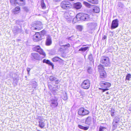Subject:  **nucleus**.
Returning <instances> with one entry per match:
<instances>
[{"label":"nucleus","instance_id":"10","mask_svg":"<svg viewBox=\"0 0 131 131\" xmlns=\"http://www.w3.org/2000/svg\"><path fill=\"white\" fill-rule=\"evenodd\" d=\"M58 99L56 98V99H52L50 100V106L52 107H56L58 105Z\"/></svg>","mask_w":131,"mask_h":131},{"label":"nucleus","instance_id":"22","mask_svg":"<svg viewBox=\"0 0 131 131\" xmlns=\"http://www.w3.org/2000/svg\"><path fill=\"white\" fill-rule=\"evenodd\" d=\"M38 126L41 128H43L45 125V124L43 122H41L40 121L39 122Z\"/></svg>","mask_w":131,"mask_h":131},{"label":"nucleus","instance_id":"18","mask_svg":"<svg viewBox=\"0 0 131 131\" xmlns=\"http://www.w3.org/2000/svg\"><path fill=\"white\" fill-rule=\"evenodd\" d=\"M92 121V117L90 116H89L87 117L85 120V123L87 124L90 125Z\"/></svg>","mask_w":131,"mask_h":131},{"label":"nucleus","instance_id":"7","mask_svg":"<svg viewBox=\"0 0 131 131\" xmlns=\"http://www.w3.org/2000/svg\"><path fill=\"white\" fill-rule=\"evenodd\" d=\"M89 111L83 107H80L78 110V114L80 116H83L87 115L89 114Z\"/></svg>","mask_w":131,"mask_h":131},{"label":"nucleus","instance_id":"3","mask_svg":"<svg viewBox=\"0 0 131 131\" xmlns=\"http://www.w3.org/2000/svg\"><path fill=\"white\" fill-rule=\"evenodd\" d=\"M97 70L99 73V78L102 79H105L107 77L106 72L105 70V68L102 64L99 65Z\"/></svg>","mask_w":131,"mask_h":131},{"label":"nucleus","instance_id":"38","mask_svg":"<svg viewBox=\"0 0 131 131\" xmlns=\"http://www.w3.org/2000/svg\"><path fill=\"white\" fill-rule=\"evenodd\" d=\"M31 70V69L30 68H27V70L28 71V74H29V73L30 71Z\"/></svg>","mask_w":131,"mask_h":131},{"label":"nucleus","instance_id":"1","mask_svg":"<svg viewBox=\"0 0 131 131\" xmlns=\"http://www.w3.org/2000/svg\"><path fill=\"white\" fill-rule=\"evenodd\" d=\"M47 34L46 31L43 29L39 32H36L33 36V39L35 41L38 42L43 38Z\"/></svg>","mask_w":131,"mask_h":131},{"label":"nucleus","instance_id":"20","mask_svg":"<svg viewBox=\"0 0 131 131\" xmlns=\"http://www.w3.org/2000/svg\"><path fill=\"white\" fill-rule=\"evenodd\" d=\"M78 127L80 129L83 130H88L89 128V126H84L81 125H78Z\"/></svg>","mask_w":131,"mask_h":131},{"label":"nucleus","instance_id":"34","mask_svg":"<svg viewBox=\"0 0 131 131\" xmlns=\"http://www.w3.org/2000/svg\"><path fill=\"white\" fill-rule=\"evenodd\" d=\"M62 99L64 100H66L67 99V95L66 94H63L62 96Z\"/></svg>","mask_w":131,"mask_h":131},{"label":"nucleus","instance_id":"37","mask_svg":"<svg viewBox=\"0 0 131 131\" xmlns=\"http://www.w3.org/2000/svg\"><path fill=\"white\" fill-rule=\"evenodd\" d=\"M92 70V68L91 67H89L87 71L88 72H89L91 71Z\"/></svg>","mask_w":131,"mask_h":131},{"label":"nucleus","instance_id":"21","mask_svg":"<svg viewBox=\"0 0 131 131\" xmlns=\"http://www.w3.org/2000/svg\"><path fill=\"white\" fill-rule=\"evenodd\" d=\"M39 53L42 55L43 56V58H45L46 56V53L41 48L38 52Z\"/></svg>","mask_w":131,"mask_h":131},{"label":"nucleus","instance_id":"39","mask_svg":"<svg viewBox=\"0 0 131 131\" xmlns=\"http://www.w3.org/2000/svg\"><path fill=\"white\" fill-rule=\"evenodd\" d=\"M92 57V54L89 55L88 57V58L89 59H90V58H91Z\"/></svg>","mask_w":131,"mask_h":131},{"label":"nucleus","instance_id":"23","mask_svg":"<svg viewBox=\"0 0 131 131\" xmlns=\"http://www.w3.org/2000/svg\"><path fill=\"white\" fill-rule=\"evenodd\" d=\"M41 47L39 45L36 46L33 48V50L34 51L38 52L41 49Z\"/></svg>","mask_w":131,"mask_h":131},{"label":"nucleus","instance_id":"41","mask_svg":"<svg viewBox=\"0 0 131 131\" xmlns=\"http://www.w3.org/2000/svg\"><path fill=\"white\" fill-rule=\"evenodd\" d=\"M20 1V2H24L25 0H19Z\"/></svg>","mask_w":131,"mask_h":131},{"label":"nucleus","instance_id":"26","mask_svg":"<svg viewBox=\"0 0 131 131\" xmlns=\"http://www.w3.org/2000/svg\"><path fill=\"white\" fill-rule=\"evenodd\" d=\"M89 47H82L79 49V51L84 52L89 49Z\"/></svg>","mask_w":131,"mask_h":131},{"label":"nucleus","instance_id":"42","mask_svg":"<svg viewBox=\"0 0 131 131\" xmlns=\"http://www.w3.org/2000/svg\"><path fill=\"white\" fill-rule=\"evenodd\" d=\"M106 94H109V92H107L106 93Z\"/></svg>","mask_w":131,"mask_h":131},{"label":"nucleus","instance_id":"9","mask_svg":"<svg viewBox=\"0 0 131 131\" xmlns=\"http://www.w3.org/2000/svg\"><path fill=\"white\" fill-rule=\"evenodd\" d=\"M91 82L90 81L86 79L84 80L81 83V86L82 88L85 89H88L90 87Z\"/></svg>","mask_w":131,"mask_h":131},{"label":"nucleus","instance_id":"43","mask_svg":"<svg viewBox=\"0 0 131 131\" xmlns=\"http://www.w3.org/2000/svg\"><path fill=\"white\" fill-rule=\"evenodd\" d=\"M10 2L11 3H12L13 2V0H10Z\"/></svg>","mask_w":131,"mask_h":131},{"label":"nucleus","instance_id":"35","mask_svg":"<svg viewBox=\"0 0 131 131\" xmlns=\"http://www.w3.org/2000/svg\"><path fill=\"white\" fill-rule=\"evenodd\" d=\"M105 128V127H104L100 126L99 128V131H103V129Z\"/></svg>","mask_w":131,"mask_h":131},{"label":"nucleus","instance_id":"36","mask_svg":"<svg viewBox=\"0 0 131 131\" xmlns=\"http://www.w3.org/2000/svg\"><path fill=\"white\" fill-rule=\"evenodd\" d=\"M107 38V36L105 35H104L102 37V40H104V39H106Z\"/></svg>","mask_w":131,"mask_h":131},{"label":"nucleus","instance_id":"32","mask_svg":"<svg viewBox=\"0 0 131 131\" xmlns=\"http://www.w3.org/2000/svg\"><path fill=\"white\" fill-rule=\"evenodd\" d=\"M115 112L114 109H112L111 111V114L112 116H113L115 115Z\"/></svg>","mask_w":131,"mask_h":131},{"label":"nucleus","instance_id":"31","mask_svg":"<svg viewBox=\"0 0 131 131\" xmlns=\"http://www.w3.org/2000/svg\"><path fill=\"white\" fill-rule=\"evenodd\" d=\"M118 122H113V127L114 128H115L117 127L118 125Z\"/></svg>","mask_w":131,"mask_h":131},{"label":"nucleus","instance_id":"16","mask_svg":"<svg viewBox=\"0 0 131 131\" xmlns=\"http://www.w3.org/2000/svg\"><path fill=\"white\" fill-rule=\"evenodd\" d=\"M20 8L19 6H16L12 10V12L15 14H17L19 12Z\"/></svg>","mask_w":131,"mask_h":131},{"label":"nucleus","instance_id":"8","mask_svg":"<svg viewBox=\"0 0 131 131\" xmlns=\"http://www.w3.org/2000/svg\"><path fill=\"white\" fill-rule=\"evenodd\" d=\"M72 5L71 3L68 1H64L61 2L60 6L63 9L67 10L71 8Z\"/></svg>","mask_w":131,"mask_h":131},{"label":"nucleus","instance_id":"15","mask_svg":"<svg viewBox=\"0 0 131 131\" xmlns=\"http://www.w3.org/2000/svg\"><path fill=\"white\" fill-rule=\"evenodd\" d=\"M82 5L80 2H77L74 4V7L77 9H80L82 7Z\"/></svg>","mask_w":131,"mask_h":131},{"label":"nucleus","instance_id":"29","mask_svg":"<svg viewBox=\"0 0 131 131\" xmlns=\"http://www.w3.org/2000/svg\"><path fill=\"white\" fill-rule=\"evenodd\" d=\"M83 3L88 8H90L92 6L91 4L87 2H84Z\"/></svg>","mask_w":131,"mask_h":131},{"label":"nucleus","instance_id":"40","mask_svg":"<svg viewBox=\"0 0 131 131\" xmlns=\"http://www.w3.org/2000/svg\"><path fill=\"white\" fill-rule=\"evenodd\" d=\"M75 19V18L73 19V20H72V23H73V24H74V23H76L75 22V21H74V20Z\"/></svg>","mask_w":131,"mask_h":131},{"label":"nucleus","instance_id":"27","mask_svg":"<svg viewBox=\"0 0 131 131\" xmlns=\"http://www.w3.org/2000/svg\"><path fill=\"white\" fill-rule=\"evenodd\" d=\"M76 28L78 31H81L83 29V27L81 25H77L76 26Z\"/></svg>","mask_w":131,"mask_h":131},{"label":"nucleus","instance_id":"6","mask_svg":"<svg viewBox=\"0 0 131 131\" xmlns=\"http://www.w3.org/2000/svg\"><path fill=\"white\" fill-rule=\"evenodd\" d=\"M100 63L103 64L104 67H108L111 64L109 58L105 56H103L101 59Z\"/></svg>","mask_w":131,"mask_h":131},{"label":"nucleus","instance_id":"19","mask_svg":"<svg viewBox=\"0 0 131 131\" xmlns=\"http://www.w3.org/2000/svg\"><path fill=\"white\" fill-rule=\"evenodd\" d=\"M43 63H46L47 64L51 66L52 68H53L54 64L52 62H51L49 60H46V59H44L43 61Z\"/></svg>","mask_w":131,"mask_h":131},{"label":"nucleus","instance_id":"33","mask_svg":"<svg viewBox=\"0 0 131 131\" xmlns=\"http://www.w3.org/2000/svg\"><path fill=\"white\" fill-rule=\"evenodd\" d=\"M62 46L64 48H69L71 47V45L69 43H68L66 44L62 45Z\"/></svg>","mask_w":131,"mask_h":131},{"label":"nucleus","instance_id":"28","mask_svg":"<svg viewBox=\"0 0 131 131\" xmlns=\"http://www.w3.org/2000/svg\"><path fill=\"white\" fill-rule=\"evenodd\" d=\"M94 12L96 13H98L100 11V8L97 7H95L93 9Z\"/></svg>","mask_w":131,"mask_h":131},{"label":"nucleus","instance_id":"4","mask_svg":"<svg viewBox=\"0 0 131 131\" xmlns=\"http://www.w3.org/2000/svg\"><path fill=\"white\" fill-rule=\"evenodd\" d=\"M99 85L102 88H99V89L102 90V92H103L108 90L109 88L111 86V84L110 83L104 81H100Z\"/></svg>","mask_w":131,"mask_h":131},{"label":"nucleus","instance_id":"14","mask_svg":"<svg viewBox=\"0 0 131 131\" xmlns=\"http://www.w3.org/2000/svg\"><path fill=\"white\" fill-rule=\"evenodd\" d=\"M52 43V41L51 37L49 36H48L47 37L46 42L45 45L47 46L50 45Z\"/></svg>","mask_w":131,"mask_h":131},{"label":"nucleus","instance_id":"12","mask_svg":"<svg viewBox=\"0 0 131 131\" xmlns=\"http://www.w3.org/2000/svg\"><path fill=\"white\" fill-rule=\"evenodd\" d=\"M52 60L53 62H58L59 63H62L64 60L60 58L57 56L54 57L52 59Z\"/></svg>","mask_w":131,"mask_h":131},{"label":"nucleus","instance_id":"44","mask_svg":"<svg viewBox=\"0 0 131 131\" xmlns=\"http://www.w3.org/2000/svg\"><path fill=\"white\" fill-rule=\"evenodd\" d=\"M86 46V45H83V46Z\"/></svg>","mask_w":131,"mask_h":131},{"label":"nucleus","instance_id":"13","mask_svg":"<svg viewBox=\"0 0 131 131\" xmlns=\"http://www.w3.org/2000/svg\"><path fill=\"white\" fill-rule=\"evenodd\" d=\"M64 17L66 20L68 22H70L71 21L72 19V17L68 13H65Z\"/></svg>","mask_w":131,"mask_h":131},{"label":"nucleus","instance_id":"11","mask_svg":"<svg viewBox=\"0 0 131 131\" xmlns=\"http://www.w3.org/2000/svg\"><path fill=\"white\" fill-rule=\"evenodd\" d=\"M118 19H114L112 21L111 28L112 29L116 28L118 27Z\"/></svg>","mask_w":131,"mask_h":131},{"label":"nucleus","instance_id":"25","mask_svg":"<svg viewBox=\"0 0 131 131\" xmlns=\"http://www.w3.org/2000/svg\"><path fill=\"white\" fill-rule=\"evenodd\" d=\"M41 5L42 9H45L46 8V6L44 3V0H41Z\"/></svg>","mask_w":131,"mask_h":131},{"label":"nucleus","instance_id":"2","mask_svg":"<svg viewBox=\"0 0 131 131\" xmlns=\"http://www.w3.org/2000/svg\"><path fill=\"white\" fill-rule=\"evenodd\" d=\"M77 21H88L91 18L90 16L88 14L83 13H79L76 16Z\"/></svg>","mask_w":131,"mask_h":131},{"label":"nucleus","instance_id":"24","mask_svg":"<svg viewBox=\"0 0 131 131\" xmlns=\"http://www.w3.org/2000/svg\"><path fill=\"white\" fill-rule=\"evenodd\" d=\"M89 2L91 3L92 4H96L98 3V0H87Z\"/></svg>","mask_w":131,"mask_h":131},{"label":"nucleus","instance_id":"30","mask_svg":"<svg viewBox=\"0 0 131 131\" xmlns=\"http://www.w3.org/2000/svg\"><path fill=\"white\" fill-rule=\"evenodd\" d=\"M131 78V74L130 73L127 74L126 76L125 79V80L129 81L130 80V79Z\"/></svg>","mask_w":131,"mask_h":131},{"label":"nucleus","instance_id":"5","mask_svg":"<svg viewBox=\"0 0 131 131\" xmlns=\"http://www.w3.org/2000/svg\"><path fill=\"white\" fill-rule=\"evenodd\" d=\"M43 28V25L41 22L37 21L33 23L31 26V29L33 31H39Z\"/></svg>","mask_w":131,"mask_h":131},{"label":"nucleus","instance_id":"17","mask_svg":"<svg viewBox=\"0 0 131 131\" xmlns=\"http://www.w3.org/2000/svg\"><path fill=\"white\" fill-rule=\"evenodd\" d=\"M31 58L33 59L38 60L39 57L38 54L37 53H32L31 54Z\"/></svg>","mask_w":131,"mask_h":131}]
</instances>
